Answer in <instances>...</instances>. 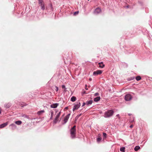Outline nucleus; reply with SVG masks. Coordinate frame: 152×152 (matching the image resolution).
Listing matches in <instances>:
<instances>
[{
  "instance_id": "f257e3e1",
  "label": "nucleus",
  "mask_w": 152,
  "mask_h": 152,
  "mask_svg": "<svg viewBox=\"0 0 152 152\" xmlns=\"http://www.w3.org/2000/svg\"><path fill=\"white\" fill-rule=\"evenodd\" d=\"M70 132L71 137L72 139L75 138V137L76 132L75 126H73V127L71 129Z\"/></svg>"
},
{
  "instance_id": "f03ea898",
  "label": "nucleus",
  "mask_w": 152,
  "mask_h": 152,
  "mask_svg": "<svg viewBox=\"0 0 152 152\" xmlns=\"http://www.w3.org/2000/svg\"><path fill=\"white\" fill-rule=\"evenodd\" d=\"M114 113L113 110H108L105 111V118H109L112 116Z\"/></svg>"
},
{
  "instance_id": "7ed1b4c3",
  "label": "nucleus",
  "mask_w": 152,
  "mask_h": 152,
  "mask_svg": "<svg viewBox=\"0 0 152 152\" xmlns=\"http://www.w3.org/2000/svg\"><path fill=\"white\" fill-rule=\"evenodd\" d=\"M38 3L39 5L41 7V9L43 10L45 9V6L43 0H38Z\"/></svg>"
},
{
  "instance_id": "20e7f679",
  "label": "nucleus",
  "mask_w": 152,
  "mask_h": 152,
  "mask_svg": "<svg viewBox=\"0 0 152 152\" xmlns=\"http://www.w3.org/2000/svg\"><path fill=\"white\" fill-rule=\"evenodd\" d=\"M80 103L79 102L75 103L73 108V110L74 111L75 110L77 109L80 107Z\"/></svg>"
},
{
  "instance_id": "39448f33",
  "label": "nucleus",
  "mask_w": 152,
  "mask_h": 152,
  "mask_svg": "<svg viewBox=\"0 0 152 152\" xmlns=\"http://www.w3.org/2000/svg\"><path fill=\"white\" fill-rule=\"evenodd\" d=\"M132 99V96L129 94H126L125 96V99L126 101H129Z\"/></svg>"
},
{
  "instance_id": "423d86ee",
  "label": "nucleus",
  "mask_w": 152,
  "mask_h": 152,
  "mask_svg": "<svg viewBox=\"0 0 152 152\" xmlns=\"http://www.w3.org/2000/svg\"><path fill=\"white\" fill-rule=\"evenodd\" d=\"M61 113V112H59L56 115V116L54 121V123H56L58 121V118L60 115Z\"/></svg>"
},
{
  "instance_id": "0eeeda50",
  "label": "nucleus",
  "mask_w": 152,
  "mask_h": 152,
  "mask_svg": "<svg viewBox=\"0 0 152 152\" xmlns=\"http://www.w3.org/2000/svg\"><path fill=\"white\" fill-rule=\"evenodd\" d=\"M102 72V71L101 70H98L96 71H94L93 72V75H98L101 74Z\"/></svg>"
},
{
  "instance_id": "6e6552de",
  "label": "nucleus",
  "mask_w": 152,
  "mask_h": 152,
  "mask_svg": "<svg viewBox=\"0 0 152 152\" xmlns=\"http://www.w3.org/2000/svg\"><path fill=\"white\" fill-rule=\"evenodd\" d=\"M120 66L124 68H126L128 66V64L125 62H122L120 64Z\"/></svg>"
},
{
  "instance_id": "1a4fd4ad",
  "label": "nucleus",
  "mask_w": 152,
  "mask_h": 152,
  "mask_svg": "<svg viewBox=\"0 0 152 152\" xmlns=\"http://www.w3.org/2000/svg\"><path fill=\"white\" fill-rule=\"evenodd\" d=\"M70 115V114H69L66 116L64 119V124L66 123L67 121L69 118Z\"/></svg>"
},
{
  "instance_id": "9d476101",
  "label": "nucleus",
  "mask_w": 152,
  "mask_h": 152,
  "mask_svg": "<svg viewBox=\"0 0 152 152\" xmlns=\"http://www.w3.org/2000/svg\"><path fill=\"white\" fill-rule=\"evenodd\" d=\"M101 12V10L99 8H96L94 11V13L95 14H97Z\"/></svg>"
},
{
  "instance_id": "9b49d317",
  "label": "nucleus",
  "mask_w": 152,
  "mask_h": 152,
  "mask_svg": "<svg viewBox=\"0 0 152 152\" xmlns=\"http://www.w3.org/2000/svg\"><path fill=\"white\" fill-rule=\"evenodd\" d=\"M98 65H99L98 66V67L100 68H102L104 66V65L103 64V62H101L98 64Z\"/></svg>"
},
{
  "instance_id": "f8f14e48",
  "label": "nucleus",
  "mask_w": 152,
  "mask_h": 152,
  "mask_svg": "<svg viewBox=\"0 0 152 152\" xmlns=\"http://www.w3.org/2000/svg\"><path fill=\"white\" fill-rule=\"evenodd\" d=\"M58 105V103L53 104L51 105L50 107L52 108H56Z\"/></svg>"
},
{
  "instance_id": "ddd939ff",
  "label": "nucleus",
  "mask_w": 152,
  "mask_h": 152,
  "mask_svg": "<svg viewBox=\"0 0 152 152\" xmlns=\"http://www.w3.org/2000/svg\"><path fill=\"white\" fill-rule=\"evenodd\" d=\"M8 124V122H7L0 125V128H3Z\"/></svg>"
},
{
  "instance_id": "4468645a",
  "label": "nucleus",
  "mask_w": 152,
  "mask_h": 152,
  "mask_svg": "<svg viewBox=\"0 0 152 152\" xmlns=\"http://www.w3.org/2000/svg\"><path fill=\"white\" fill-rule=\"evenodd\" d=\"M140 149V147L139 146H136L134 148V150L135 151H137Z\"/></svg>"
},
{
  "instance_id": "2eb2a0df",
  "label": "nucleus",
  "mask_w": 152,
  "mask_h": 152,
  "mask_svg": "<svg viewBox=\"0 0 152 152\" xmlns=\"http://www.w3.org/2000/svg\"><path fill=\"white\" fill-rule=\"evenodd\" d=\"M76 100V98L75 96H72L71 99V100L73 102H75Z\"/></svg>"
},
{
  "instance_id": "dca6fc26",
  "label": "nucleus",
  "mask_w": 152,
  "mask_h": 152,
  "mask_svg": "<svg viewBox=\"0 0 152 152\" xmlns=\"http://www.w3.org/2000/svg\"><path fill=\"white\" fill-rule=\"evenodd\" d=\"M100 99V97L99 96L97 97L96 98H95L94 99V100L95 102H97L99 101Z\"/></svg>"
},
{
  "instance_id": "f3484780",
  "label": "nucleus",
  "mask_w": 152,
  "mask_h": 152,
  "mask_svg": "<svg viewBox=\"0 0 152 152\" xmlns=\"http://www.w3.org/2000/svg\"><path fill=\"white\" fill-rule=\"evenodd\" d=\"M135 78L137 81H139L141 79V77L140 76H137V77H136Z\"/></svg>"
},
{
  "instance_id": "a211bd4d",
  "label": "nucleus",
  "mask_w": 152,
  "mask_h": 152,
  "mask_svg": "<svg viewBox=\"0 0 152 152\" xmlns=\"http://www.w3.org/2000/svg\"><path fill=\"white\" fill-rule=\"evenodd\" d=\"M92 101L91 100H90L89 101H87L86 103V104L87 105H88L89 104H91L92 103Z\"/></svg>"
},
{
  "instance_id": "6ab92c4d",
  "label": "nucleus",
  "mask_w": 152,
  "mask_h": 152,
  "mask_svg": "<svg viewBox=\"0 0 152 152\" xmlns=\"http://www.w3.org/2000/svg\"><path fill=\"white\" fill-rule=\"evenodd\" d=\"M125 148L124 147H123L120 148V151L122 152H124Z\"/></svg>"
},
{
  "instance_id": "aec40b11",
  "label": "nucleus",
  "mask_w": 152,
  "mask_h": 152,
  "mask_svg": "<svg viewBox=\"0 0 152 152\" xmlns=\"http://www.w3.org/2000/svg\"><path fill=\"white\" fill-rule=\"evenodd\" d=\"M21 123L22 122L20 121H18L15 122V123L18 125L21 124Z\"/></svg>"
},
{
  "instance_id": "412c9836",
  "label": "nucleus",
  "mask_w": 152,
  "mask_h": 152,
  "mask_svg": "<svg viewBox=\"0 0 152 152\" xmlns=\"http://www.w3.org/2000/svg\"><path fill=\"white\" fill-rule=\"evenodd\" d=\"M10 126H12V129H14L13 128L15 129L16 127V126L15 125L13 124H10Z\"/></svg>"
},
{
  "instance_id": "4be33fe9",
  "label": "nucleus",
  "mask_w": 152,
  "mask_h": 152,
  "mask_svg": "<svg viewBox=\"0 0 152 152\" xmlns=\"http://www.w3.org/2000/svg\"><path fill=\"white\" fill-rule=\"evenodd\" d=\"M44 112H45V111L44 110L40 111L38 112L37 114L39 115H40V114H41L44 113Z\"/></svg>"
},
{
  "instance_id": "5701e85b",
  "label": "nucleus",
  "mask_w": 152,
  "mask_h": 152,
  "mask_svg": "<svg viewBox=\"0 0 152 152\" xmlns=\"http://www.w3.org/2000/svg\"><path fill=\"white\" fill-rule=\"evenodd\" d=\"M135 77H129L128 78V80L129 81H130L131 80H133L134 79Z\"/></svg>"
},
{
  "instance_id": "b1692460",
  "label": "nucleus",
  "mask_w": 152,
  "mask_h": 152,
  "mask_svg": "<svg viewBox=\"0 0 152 152\" xmlns=\"http://www.w3.org/2000/svg\"><path fill=\"white\" fill-rule=\"evenodd\" d=\"M10 104H6V105L5 106V107L7 108H9L10 107Z\"/></svg>"
},
{
  "instance_id": "393cba45",
  "label": "nucleus",
  "mask_w": 152,
  "mask_h": 152,
  "mask_svg": "<svg viewBox=\"0 0 152 152\" xmlns=\"http://www.w3.org/2000/svg\"><path fill=\"white\" fill-rule=\"evenodd\" d=\"M53 111H51V117L50 118V119H52L53 117Z\"/></svg>"
},
{
  "instance_id": "a878e982",
  "label": "nucleus",
  "mask_w": 152,
  "mask_h": 152,
  "mask_svg": "<svg viewBox=\"0 0 152 152\" xmlns=\"http://www.w3.org/2000/svg\"><path fill=\"white\" fill-rule=\"evenodd\" d=\"M102 138L101 137H99L97 139V142H100Z\"/></svg>"
},
{
  "instance_id": "bb28decb",
  "label": "nucleus",
  "mask_w": 152,
  "mask_h": 152,
  "mask_svg": "<svg viewBox=\"0 0 152 152\" xmlns=\"http://www.w3.org/2000/svg\"><path fill=\"white\" fill-rule=\"evenodd\" d=\"M79 12L78 11L75 12L74 13V15H76L78 14Z\"/></svg>"
},
{
  "instance_id": "cd10ccee",
  "label": "nucleus",
  "mask_w": 152,
  "mask_h": 152,
  "mask_svg": "<svg viewBox=\"0 0 152 152\" xmlns=\"http://www.w3.org/2000/svg\"><path fill=\"white\" fill-rule=\"evenodd\" d=\"M55 88H56V91H58V87H57V86H56L55 87Z\"/></svg>"
},
{
  "instance_id": "c85d7f7f",
  "label": "nucleus",
  "mask_w": 152,
  "mask_h": 152,
  "mask_svg": "<svg viewBox=\"0 0 152 152\" xmlns=\"http://www.w3.org/2000/svg\"><path fill=\"white\" fill-rule=\"evenodd\" d=\"M125 53H126V54H128V53H131V52H128V51H125Z\"/></svg>"
},
{
  "instance_id": "c756f323",
  "label": "nucleus",
  "mask_w": 152,
  "mask_h": 152,
  "mask_svg": "<svg viewBox=\"0 0 152 152\" xmlns=\"http://www.w3.org/2000/svg\"><path fill=\"white\" fill-rule=\"evenodd\" d=\"M85 89L86 90H88V88H87V85H85Z\"/></svg>"
},
{
  "instance_id": "7c9ffc66",
  "label": "nucleus",
  "mask_w": 152,
  "mask_h": 152,
  "mask_svg": "<svg viewBox=\"0 0 152 152\" xmlns=\"http://www.w3.org/2000/svg\"><path fill=\"white\" fill-rule=\"evenodd\" d=\"M65 86L64 85H63L62 86V88H65Z\"/></svg>"
},
{
  "instance_id": "2f4dec72",
  "label": "nucleus",
  "mask_w": 152,
  "mask_h": 152,
  "mask_svg": "<svg viewBox=\"0 0 152 152\" xmlns=\"http://www.w3.org/2000/svg\"><path fill=\"white\" fill-rule=\"evenodd\" d=\"M95 96H97L98 95V93H96L95 94Z\"/></svg>"
},
{
  "instance_id": "473e14b6",
  "label": "nucleus",
  "mask_w": 152,
  "mask_h": 152,
  "mask_svg": "<svg viewBox=\"0 0 152 152\" xmlns=\"http://www.w3.org/2000/svg\"><path fill=\"white\" fill-rule=\"evenodd\" d=\"M86 94V92L85 91H83L82 92V94Z\"/></svg>"
},
{
  "instance_id": "72a5a7b5",
  "label": "nucleus",
  "mask_w": 152,
  "mask_h": 152,
  "mask_svg": "<svg viewBox=\"0 0 152 152\" xmlns=\"http://www.w3.org/2000/svg\"><path fill=\"white\" fill-rule=\"evenodd\" d=\"M133 125H131L130 126H129V127L130 128H132L133 127Z\"/></svg>"
},
{
  "instance_id": "f704fd0d",
  "label": "nucleus",
  "mask_w": 152,
  "mask_h": 152,
  "mask_svg": "<svg viewBox=\"0 0 152 152\" xmlns=\"http://www.w3.org/2000/svg\"><path fill=\"white\" fill-rule=\"evenodd\" d=\"M86 104V103H85V102L83 103V104L82 105V106H84Z\"/></svg>"
},
{
  "instance_id": "c9c22d12",
  "label": "nucleus",
  "mask_w": 152,
  "mask_h": 152,
  "mask_svg": "<svg viewBox=\"0 0 152 152\" xmlns=\"http://www.w3.org/2000/svg\"><path fill=\"white\" fill-rule=\"evenodd\" d=\"M1 108L0 107V114L1 113Z\"/></svg>"
},
{
  "instance_id": "e433bc0d",
  "label": "nucleus",
  "mask_w": 152,
  "mask_h": 152,
  "mask_svg": "<svg viewBox=\"0 0 152 152\" xmlns=\"http://www.w3.org/2000/svg\"><path fill=\"white\" fill-rule=\"evenodd\" d=\"M116 116L117 117H119V114H117Z\"/></svg>"
},
{
  "instance_id": "4c0bfd02",
  "label": "nucleus",
  "mask_w": 152,
  "mask_h": 152,
  "mask_svg": "<svg viewBox=\"0 0 152 152\" xmlns=\"http://www.w3.org/2000/svg\"><path fill=\"white\" fill-rule=\"evenodd\" d=\"M134 121V120H132L130 121L131 122H133Z\"/></svg>"
},
{
  "instance_id": "58836bf2",
  "label": "nucleus",
  "mask_w": 152,
  "mask_h": 152,
  "mask_svg": "<svg viewBox=\"0 0 152 152\" xmlns=\"http://www.w3.org/2000/svg\"><path fill=\"white\" fill-rule=\"evenodd\" d=\"M89 80L90 81H91V80H92V79L91 78H90L89 79Z\"/></svg>"
},
{
  "instance_id": "ea45409f",
  "label": "nucleus",
  "mask_w": 152,
  "mask_h": 152,
  "mask_svg": "<svg viewBox=\"0 0 152 152\" xmlns=\"http://www.w3.org/2000/svg\"><path fill=\"white\" fill-rule=\"evenodd\" d=\"M65 109H68V107H66L65 108Z\"/></svg>"
},
{
  "instance_id": "a19ab883",
  "label": "nucleus",
  "mask_w": 152,
  "mask_h": 152,
  "mask_svg": "<svg viewBox=\"0 0 152 152\" xmlns=\"http://www.w3.org/2000/svg\"><path fill=\"white\" fill-rule=\"evenodd\" d=\"M103 135L104 136V132L103 133Z\"/></svg>"
},
{
  "instance_id": "79ce46f5",
  "label": "nucleus",
  "mask_w": 152,
  "mask_h": 152,
  "mask_svg": "<svg viewBox=\"0 0 152 152\" xmlns=\"http://www.w3.org/2000/svg\"><path fill=\"white\" fill-rule=\"evenodd\" d=\"M128 115H129L130 116L131 115V114L130 113H129L128 114Z\"/></svg>"
},
{
  "instance_id": "37998d69",
  "label": "nucleus",
  "mask_w": 152,
  "mask_h": 152,
  "mask_svg": "<svg viewBox=\"0 0 152 152\" xmlns=\"http://www.w3.org/2000/svg\"><path fill=\"white\" fill-rule=\"evenodd\" d=\"M106 135H107V134H106L105 133V138L106 137Z\"/></svg>"
},
{
  "instance_id": "c03bdc74",
  "label": "nucleus",
  "mask_w": 152,
  "mask_h": 152,
  "mask_svg": "<svg viewBox=\"0 0 152 152\" xmlns=\"http://www.w3.org/2000/svg\"><path fill=\"white\" fill-rule=\"evenodd\" d=\"M126 7L127 8H128L129 7V6H126Z\"/></svg>"
},
{
  "instance_id": "a18cd8bd",
  "label": "nucleus",
  "mask_w": 152,
  "mask_h": 152,
  "mask_svg": "<svg viewBox=\"0 0 152 152\" xmlns=\"http://www.w3.org/2000/svg\"><path fill=\"white\" fill-rule=\"evenodd\" d=\"M109 91H110L111 90H110H110L109 89Z\"/></svg>"
},
{
  "instance_id": "49530a36",
  "label": "nucleus",
  "mask_w": 152,
  "mask_h": 152,
  "mask_svg": "<svg viewBox=\"0 0 152 152\" xmlns=\"http://www.w3.org/2000/svg\"><path fill=\"white\" fill-rule=\"evenodd\" d=\"M81 115V114H80V115H79V116H80Z\"/></svg>"
},
{
  "instance_id": "de8ad7c7",
  "label": "nucleus",
  "mask_w": 152,
  "mask_h": 152,
  "mask_svg": "<svg viewBox=\"0 0 152 152\" xmlns=\"http://www.w3.org/2000/svg\"><path fill=\"white\" fill-rule=\"evenodd\" d=\"M88 0L89 1V0Z\"/></svg>"
}]
</instances>
